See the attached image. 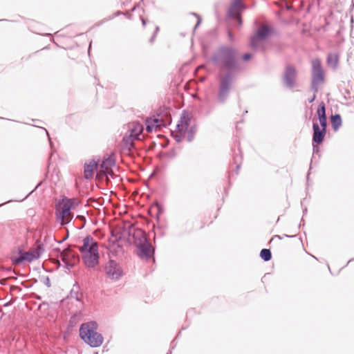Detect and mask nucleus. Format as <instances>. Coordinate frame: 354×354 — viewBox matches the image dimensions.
Returning a JSON list of instances; mask_svg holds the SVG:
<instances>
[{"instance_id": "2", "label": "nucleus", "mask_w": 354, "mask_h": 354, "mask_svg": "<svg viewBox=\"0 0 354 354\" xmlns=\"http://www.w3.org/2000/svg\"><path fill=\"white\" fill-rule=\"evenodd\" d=\"M84 265L91 268L99 263V243L91 236H86L82 240V245L78 246Z\"/></svg>"}, {"instance_id": "21", "label": "nucleus", "mask_w": 354, "mask_h": 354, "mask_svg": "<svg viewBox=\"0 0 354 354\" xmlns=\"http://www.w3.org/2000/svg\"><path fill=\"white\" fill-rule=\"evenodd\" d=\"M261 258L265 261H268L272 258V254L270 250L268 249H262L260 252Z\"/></svg>"}, {"instance_id": "31", "label": "nucleus", "mask_w": 354, "mask_h": 354, "mask_svg": "<svg viewBox=\"0 0 354 354\" xmlns=\"http://www.w3.org/2000/svg\"><path fill=\"white\" fill-rule=\"evenodd\" d=\"M158 30H159V27H158V26H157V27L156 28V30H155V32H154V34H153V35H156V34L158 32Z\"/></svg>"}, {"instance_id": "9", "label": "nucleus", "mask_w": 354, "mask_h": 354, "mask_svg": "<svg viewBox=\"0 0 354 354\" xmlns=\"http://www.w3.org/2000/svg\"><path fill=\"white\" fill-rule=\"evenodd\" d=\"M297 71L292 66H287L285 68L283 83L288 88H292L295 84Z\"/></svg>"}, {"instance_id": "36", "label": "nucleus", "mask_w": 354, "mask_h": 354, "mask_svg": "<svg viewBox=\"0 0 354 354\" xmlns=\"http://www.w3.org/2000/svg\"><path fill=\"white\" fill-rule=\"evenodd\" d=\"M44 130L46 131V134L49 136V135H48V132L46 129H44Z\"/></svg>"}, {"instance_id": "13", "label": "nucleus", "mask_w": 354, "mask_h": 354, "mask_svg": "<svg viewBox=\"0 0 354 354\" xmlns=\"http://www.w3.org/2000/svg\"><path fill=\"white\" fill-rule=\"evenodd\" d=\"M129 129L131 140H139V136L143 131L142 125L139 122H132L129 124Z\"/></svg>"}, {"instance_id": "1", "label": "nucleus", "mask_w": 354, "mask_h": 354, "mask_svg": "<svg viewBox=\"0 0 354 354\" xmlns=\"http://www.w3.org/2000/svg\"><path fill=\"white\" fill-rule=\"evenodd\" d=\"M237 51L229 46H222L213 55L212 60L214 65L221 70L227 69L228 72L219 77V88L218 100L223 103L228 97L229 93L234 81L232 71L237 68Z\"/></svg>"}, {"instance_id": "25", "label": "nucleus", "mask_w": 354, "mask_h": 354, "mask_svg": "<svg viewBox=\"0 0 354 354\" xmlns=\"http://www.w3.org/2000/svg\"><path fill=\"white\" fill-rule=\"evenodd\" d=\"M194 15H196L197 17V18H198L197 23H196V24L195 25V27H194L195 28H196L199 26L201 22V18L198 15H196L195 13H194Z\"/></svg>"}, {"instance_id": "5", "label": "nucleus", "mask_w": 354, "mask_h": 354, "mask_svg": "<svg viewBox=\"0 0 354 354\" xmlns=\"http://www.w3.org/2000/svg\"><path fill=\"white\" fill-rule=\"evenodd\" d=\"M274 29L271 26L263 24L259 28L256 34L251 37L250 46L254 50H263V41L271 36Z\"/></svg>"}, {"instance_id": "15", "label": "nucleus", "mask_w": 354, "mask_h": 354, "mask_svg": "<svg viewBox=\"0 0 354 354\" xmlns=\"http://www.w3.org/2000/svg\"><path fill=\"white\" fill-rule=\"evenodd\" d=\"M317 113L321 126L320 129L326 131L327 120L326 115V107L323 102L319 104Z\"/></svg>"}, {"instance_id": "29", "label": "nucleus", "mask_w": 354, "mask_h": 354, "mask_svg": "<svg viewBox=\"0 0 354 354\" xmlns=\"http://www.w3.org/2000/svg\"><path fill=\"white\" fill-rule=\"evenodd\" d=\"M158 119H154L153 120V122L156 124V127H158L159 126L160 124H158Z\"/></svg>"}, {"instance_id": "30", "label": "nucleus", "mask_w": 354, "mask_h": 354, "mask_svg": "<svg viewBox=\"0 0 354 354\" xmlns=\"http://www.w3.org/2000/svg\"><path fill=\"white\" fill-rule=\"evenodd\" d=\"M192 138H193V136H192V135H191V136H188L187 140H188V141H189V142H190V141H192Z\"/></svg>"}, {"instance_id": "22", "label": "nucleus", "mask_w": 354, "mask_h": 354, "mask_svg": "<svg viewBox=\"0 0 354 354\" xmlns=\"http://www.w3.org/2000/svg\"><path fill=\"white\" fill-rule=\"evenodd\" d=\"M146 129L148 132H151L153 129V125L149 124V121L147 120Z\"/></svg>"}, {"instance_id": "17", "label": "nucleus", "mask_w": 354, "mask_h": 354, "mask_svg": "<svg viewBox=\"0 0 354 354\" xmlns=\"http://www.w3.org/2000/svg\"><path fill=\"white\" fill-rule=\"evenodd\" d=\"M115 165V160L110 156L105 158L100 165V171L104 174H109V170Z\"/></svg>"}, {"instance_id": "32", "label": "nucleus", "mask_w": 354, "mask_h": 354, "mask_svg": "<svg viewBox=\"0 0 354 354\" xmlns=\"http://www.w3.org/2000/svg\"><path fill=\"white\" fill-rule=\"evenodd\" d=\"M155 35H153V37L150 39V42H153L154 38H155Z\"/></svg>"}, {"instance_id": "37", "label": "nucleus", "mask_w": 354, "mask_h": 354, "mask_svg": "<svg viewBox=\"0 0 354 354\" xmlns=\"http://www.w3.org/2000/svg\"><path fill=\"white\" fill-rule=\"evenodd\" d=\"M5 203H2V204H0V206H2V205H4Z\"/></svg>"}, {"instance_id": "28", "label": "nucleus", "mask_w": 354, "mask_h": 354, "mask_svg": "<svg viewBox=\"0 0 354 354\" xmlns=\"http://www.w3.org/2000/svg\"><path fill=\"white\" fill-rule=\"evenodd\" d=\"M228 36L230 40L233 39V36L232 35V32L230 31L228 32Z\"/></svg>"}, {"instance_id": "7", "label": "nucleus", "mask_w": 354, "mask_h": 354, "mask_svg": "<svg viewBox=\"0 0 354 354\" xmlns=\"http://www.w3.org/2000/svg\"><path fill=\"white\" fill-rule=\"evenodd\" d=\"M42 250L41 246L39 245L37 248L28 252H23L20 251L18 256L11 257L12 262L14 265H19L25 261L32 262L40 257Z\"/></svg>"}, {"instance_id": "3", "label": "nucleus", "mask_w": 354, "mask_h": 354, "mask_svg": "<svg viewBox=\"0 0 354 354\" xmlns=\"http://www.w3.org/2000/svg\"><path fill=\"white\" fill-rule=\"evenodd\" d=\"M97 323L90 322L82 324L80 328V337L91 347H99L103 342V337L97 330Z\"/></svg>"}, {"instance_id": "33", "label": "nucleus", "mask_w": 354, "mask_h": 354, "mask_svg": "<svg viewBox=\"0 0 354 354\" xmlns=\"http://www.w3.org/2000/svg\"><path fill=\"white\" fill-rule=\"evenodd\" d=\"M176 140L178 141V142H180V138L179 136H176Z\"/></svg>"}, {"instance_id": "19", "label": "nucleus", "mask_w": 354, "mask_h": 354, "mask_svg": "<svg viewBox=\"0 0 354 354\" xmlns=\"http://www.w3.org/2000/svg\"><path fill=\"white\" fill-rule=\"evenodd\" d=\"M176 127L180 136H183L189 127V121L185 118H181L180 123L178 124Z\"/></svg>"}, {"instance_id": "10", "label": "nucleus", "mask_w": 354, "mask_h": 354, "mask_svg": "<svg viewBox=\"0 0 354 354\" xmlns=\"http://www.w3.org/2000/svg\"><path fill=\"white\" fill-rule=\"evenodd\" d=\"M105 270L107 276L111 279H118L122 275V270L118 264L113 260H110L105 267Z\"/></svg>"}, {"instance_id": "11", "label": "nucleus", "mask_w": 354, "mask_h": 354, "mask_svg": "<svg viewBox=\"0 0 354 354\" xmlns=\"http://www.w3.org/2000/svg\"><path fill=\"white\" fill-rule=\"evenodd\" d=\"M62 261L64 263V267L67 270H71L74 267L76 261L77 260V256L73 254L71 250L65 249L64 250L61 254Z\"/></svg>"}, {"instance_id": "35", "label": "nucleus", "mask_w": 354, "mask_h": 354, "mask_svg": "<svg viewBox=\"0 0 354 354\" xmlns=\"http://www.w3.org/2000/svg\"><path fill=\"white\" fill-rule=\"evenodd\" d=\"M143 25H145V20L144 19H142Z\"/></svg>"}, {"instance_id": "27", "label": "nucleus", "mask_w": 354, "mask_h": 354, "mask_svg": "<svg viewBox=\"0 0 354 354\" xmlns=\"http://www.w3.org/2000/svg\"><path fill=\"white\" fill-rule=\"evenodd\" d=\"M274 239H282V236H279V235H275L272 238V240H274Z\"/></svg>"}, {"instance_id": "14", "label": "nucleus", "mask_w": 354, "mask_h": 354, "mask_svg": "<svg viewBox=\"0 0 354 354\" xmlns=\"http://www.w3.org/2000/svg\"><path fill=\"white\" fill-rule=\"evenodd\" d=\"M313 141L317 144L321 143L324 139V137L326 135V131L320 129V127L317 122H313Z\"/></svg>"}, {"instance_id": "24", "label": "nucleus", "mask_w": 354, "mask_h": 354, "mask_svg": "<svg viewBox=\"0 0 354 354\" xmlns=\"http://www.w3.org/2000/svg\"><path fill=\"white\" fill-rule=\"evenodd\" d=\"M252 55L250 53H246L243 56V59L244 61L249 60L251 58Z\"/></svg>"}, {"instance_id": "23", "label": "nucleus", "mask_w": 354, "mask_h": 354, "mask_svg": "<svg viewBox=\"0 0 354 354\" xmlns=\"http://www.w3.org/2000/svg\"><path fill=\"white\" fill-rule=\"evenodd\" d=\"M111 234L113 236L115 237L116 241H118L119 239H120L122 238V235L120 234H119L118 232H117L115 234V232L113 231H112Z\"/></svg>"}, {"instance_id": "34", "label": "nucleus", "mask_w": 354, "mask_h": 354, "mask_svg": "<svg viewBox=\"0 0 354 354\" xmlns=\"http://www.w3.org/2000/svg\"><path fill=\"white\" fill-rule=\"evenodd\" d=\"M283 236H286V237H293L294 236H288L287 234H284Z\"/></svg>"}, {"instance_id": "16", "label": "nucleus", "mask_w": 354, "mask_h": 354, "mask_svg": "<svg viewBox=\"0 0 354 354\" xmlns=\"http://www.w3.org/2000/svg\"><path fill=\"white\" fill-rule=\"evenodd\" d=\"M97 167V163L95 160H91L88 163H86L84 166V178L90 179L93 177L94 171Z\"/></svg>"}, {"instance_id": "4", "label": "nucleus", "mask_w": 354, "mask_h": 354, "mask_svg": "<svg viewBox=\"0 0 354 354\" xmlns=\"http://www.w3.org/2000/svg\"><path fill=\"white\" fill-rule=\"evenodd\" d=\"M74 198H62L56 206V215L62 225L68 224L73 218L71 209L74 207Z\"/></svg>"}, {"instance_id": "12", "label": "nucleus", "mask_w": 354, "mask_h": 354, "mask_svg": "<svg viewBox=\"0 0 354 354\" xmlns=\"http://www.w3.org/2000/svg\"><path fill=\"white\" fill-rule=\"evenodd\" d=\"M241 0H234L228 11L229 16L236 20L239 26L242 24V19L241 18Z\"/></svg>"}, {"instance_id": "20", "label": "nucleus", "mask_w": 354, "mask_h": 354, "mask_svg": "<svg viewBox=\"0 0 354 354\" xmlns=\"http://www.w3.org/2000/svg\"><path fill=\"white\" fill-rule=\"evenodd\" d=\"M331 123L334 130H337L342 125V118L339 114L331 116Z\"/></svg>"}, {"instance_id": "8", "label": "nucleus", "mask_w": 354, "mask_h": 354, "mask_svg": "<svg viewBox=\"0 0 354 354\" xmlns=\"http://www.w3.org/2000/svg\"><path fill=\"white\" fill-rule=\"evenodd\" d=\"M136 236L138 240H136V245L138 248L137 254L140 258L143 259H149L152 256L151 246L147 241L146 237L142 234V232H138Z\"/></svg>"}, {"instance_id": "6", "label": "nucleus", "mask_w": 354, "mask_h": 354, "mask_svg": "<svg viewBox=\"0 0 354 354\" xmlns=\"http://www.w3.org/2000/svg\"><path fill=\"white\" fill-rule=\"evenodd\" d=\"M324 81V72L322 68L321 62L319 59L312 61V80L311 89L317 93L318 91L319 85Z\"/></svg>"}, {"instance_id": "18", "label": "nucleus", "mask_w": 354, "mask_h": 354, "mask_svg": "<svg viewBox=\"0 0 354 354\" xmlns=\"http://www.w3.org/2000/svg\"><path fill=\"white\" fill-rule=\"evenodd\" d=\"M326 62L330 67L336 68L339 63V55L337 53H329Z\"/></svg>"}, {"instance_id": "26", "label": "nucleus", "mask_w": 354, "mask_h": 354, "mask_svg": "<svg viewBox=\"0 0 354 354\" xmlns=\"http://www.w3.org/2000/svg\"><path fill=\"white\" fill-rule=\"evenodd\" d=\"M315 93H315V92H314V95H313V96L312 97H310V99H308V102H309V103H312V102L315 100V97H316V95H315Z\"/></svg>"}]
</instances>
